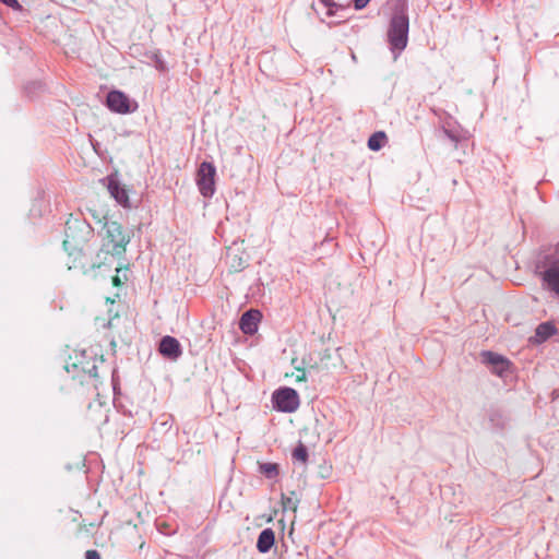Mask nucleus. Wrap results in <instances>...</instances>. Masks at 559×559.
Returning <instances> with one entry per match:
<instances>
[{
    "label": "nucleus",
    "mask_w": 559,
    "mask_h": 559,
    "mask_svg": "<svg viewBox=\"0 0 559 559\" xmlns=\"http://www.w3.org/2000/svg\"><path fill=\"white\" fill-rule=\"evenodd\" d=\"M260 472L266 478H275L278 475V465L275 463H262L260 464Z\"/></svg>",
    "instance_id": "2eb2a0df"
},
{
    "label": "nucleus",
    "mask_w": 559,
    "mask_h": 559,
    "mask_svg": "<svg viewBox=\"0 0 559 559\" xmlns=\"http://www.w3.org/2000/svg\"><path fill=\"white\" fill-rule=\"evenodd\" d=\"M386 142V135L382 131L374 132L369 139H368V147L371 151H379L381 150Z\"/></svg>",
    "instance_id": "4468645a"
},
{
    "label": "nucleus",
    "mask_w": 559,
    "mask_h": 559,
    "mask_svg": "<svg viewBox=\"0 0 559 559\" xmlns=\"http://www.w3.org/2000/svg\"><path fill=\"white\" fill-rule=\"evenodd\" d=\"M107 180V189L110 195L123 207H129V197L127 190L120 186V182L115 176H108Z\"/></svg>",
    "instance_id": "9d476101"
},
{
    "label": "nucleus",
    "mask_w": 559,
    "mask_h": 559,
    "mask_svg": "<svg viewBox=\"0 0 559 559\" xmlns=\"http://www.w3.org/2000/svg\"><path fill=\"white\" fill-rule=\"evenodd\" d=\"M272 402L274 408L283 413H293L297 411L300 404L297 391L288 386L274 391Z\"/></svg>",
    "instance_id": "39448f33"
},
{
    "label": "nucleus",
    "mask_w": 559,
    "mask_h": 559,
    "mask_svg": "<svg viewBox=\"0 0 559 559\" xmlns=\"http://www.w3.org/2000/svg\"><path fill=\"white\" fill-rule=\"evenodd\" d=\"M261 313L259 310H248L241 316L239 328L245 334L252 335L258 331Z\"/></svg>",
    "instance_id": "9b49d317"
},
{
    "label": "nucleus",
    "mask_w": 559,
    "mask_h": 559,
    "mask_svg": "<svg viewBox=\"0 0 559 559\" xmlns=\"http://www.w3.org/2000/svg\"><path fill=\"white\" fill-rule=\"evenodd\" d=\"M481 361L499 377H503L510 368V361L507 358L492 352H483Z\"/></svg>",
    "instance_id": "6e6552de"
},
{
    "label": "nucleus",
    "mask_w": 559,
    "mask_h": 559,
    "mask_svg": "<svg viewBox=\"0 0 559 559\" xmlns=\"http://www.w3.org/2000/svg\"><path fill=\"white\" fill-rule=\"evenodd\" d=\"M158 352L169 360H177L182 355V347L177 338L166 335L159 342Z\"/></svg>",
    "instance_id": "1a4fd4ad"
},
{
    "label": "nucleus",
    "mask_w": 559,
    "mask_h": 559,
    "mask_svg": "<svg viewBox=\"0 0 559 559\" xmlns=\"http://www.w3.org/2000/svg\"><path fill=\"white\" fill-rule=\"evenodd\" d=\"M408 16L404 10L395 11L388 31V41L394 60L406 48L408 41Z\"/></svg>",
    "instance_id": "7ed1b4c3"
},
{
    "label": "nucleus",
    "mask_w": 559,
    "mask_h": 559,
    "mask_svg": "<svg viewBox=\"0 0 559 559\" xmlns=\"http://www.w3.org/2000/svg\"><path fill=\"white\" fill-rule=\"evenodd\" d=\"M114 284H115V285H119V284H120V280H119V277H115V278H114Z\"/></svg>",
    "instance_id": "4be33fe9"
},
{
    "label": "nucleus",
    "mask_w": 559,
    "mask_h": 559,
    "mask_svg": "<svg viewBox=\"0 0 559 559\" xmlns=\"http://www.w3.org/2000/svg\"><path fill=\"white\" fill-rule=\"evenodd\" d=\"M96 372V367L94 366L91 370V373H95Z\"/></svg>",
    "instance_id": "5701e85b"
},
{
    "label": "nucleus",
    "mask_w": 559,
    "mask_h": 559,
    "mask_svg": "<svg viewBox=\"0 0 559 559\" xmlns=\"http://www.w3.org/2000/svg\"><path fill=\"white\" fill-rule=\"evenodd\" d=\"M293 459L295 461H298V462H301V463H306L307 460H308V451H307V448L302 444V443H299L293 451Z\"/></svg>",
    "instance_id": "dca6fc26"
},
{
    "label": "nucleus",
    "mask_w": 559,
    "mask_h": 559,
    "mask_svg": "<svg viewBox=\"0 0 559 559\" xmlns=\"http://www.w3.org/2000/svg\"><path fill=\"white\" fill-rule=\"evenodd\" d=\"M107 107L117 114L126 115L136 110V102L131 100L124 93L120 91H110L106 98Z\"/></svg>",
    "instance_id": "423d86ee"
},
{
    "label": "nucleus",
    "mask_w": 559,
    "mask_h": 559,
    "mask_svg": "<svg viewBox=\"0 0 559 559\" xmlns=\"http://www.w3.org/2000/svg\"><path fill=\"white\" fill-rule=\"evenodd\" d=\"M216 167L213 163L202 162L198 168L195 182L202 197L210 199L215 193Z\"/></svg>",
    "instance_id": "20e7f679"
},
{
    "label": "nucleus",
    "mask_w": 559,
    "mask_h": 559,
    "mask_svg": "<svg viewBox=\"0 0 559 559\" xmlns=\"http://www.w3.org/2000/svg\"><path fill=\"white\" fill-rule=\"evenodd\" d=\"M275 543V533L272 528H264L258 537L257 549L261 554H266L271 550Z\"/></svg>",
    "instance_id": "f8f14e48"
},
{
    "label": "nucleus",
    "mask_w": 559,
    "mask_h": 559,
    "mask_svg": "<svg viewBox=\"0 0 559 559\" xmlns=\"http://www.w3.org/2000/svg\"><path fill=\"white\" fill-rule=\"evenodd\" d=\"M556 332L557 329L551 322H543L536 328L534 340L536 343H543Z\"/></svg>",
    "instance_id": "ddd939ff"
},
{
    "label": "nucleus",
    "mask_w": 559,
    "mask_h": 559,
    "mask_svg": "<svg viewBox=\"0 0 559 559\" xmlns=\"http://www.w3.org/2000/svg\"><path fill=\"white\" fill-rule=\"evenodd\" d=\"M105 234L102 237V251L120 257L124 254L127 245L131 240V233L123 229L117 222H106L104 225Z\"/></svg>",
    "instance_id": "f03ea898"
},
{
    "label": "nucleus",
    "mask_w": 559,
    "mask_h": 559,
    "mask_svg": "<svg viewBox=\"0 0 559 559\" xmlns=\"http://www.w3.org/2000/svg\"><path fill=\"white\" fill-rule=\"evenodd\" d=\"M443 133L454 143L467 138V132L449 115L440 117Z\"/></svg>",
    "instance_id": "0eeeda50"
},
{
    "label": "nucleus",
    "mask_w": 559,
    "mask_h": 559,
    "mask_svg": "<svg viewBox=\"0 0 559 559\" xmlns=\"http://www.w3.org/2000/svg\"><path fill=\"white\" fill-rule=\"evenodd\" d=\"M290 377L294 378L295 382H305L307 380V373L302 368H296V371Z\"/></svg>",
    "instance_id": "f3484780"
},
{
    "label": "nucleus",
    "mask_w": 559,
    "mask_h": 559,
    "mask_svg": "<svg viewBox=\"0 0 559 559\" xmlns=\"http://www.w3.org/2000/svg\"><path fill=\"white\" fill-rule=\"evenodd\" d=\"M370 0H354V7L356 10L364 9Z\"/></svg>",
    "instance_id": "412c9836"
},
{
    "label": "nucleus",
    "mask_w": 559,
    "mask_h": 559,
    "mask_svg": "<svg viewBox=\"0 0 559 559\" xmlns=\"http://www.w3.org/2000/svg\"><path fill=\"white\" fill-rule=\"evenodd\" d=\"M320 2L328 8L329 15L334 14L333 8H337V5L333 2V0H320Z\"/></svg>",
    "instance_id": "a211bd4d"
},
{
    "label": "nucleus",
    "mask_w": 559,
    "mask_h": 559,
    "mask_svg": "<svg viewBox=\"0 0 559 559\" xmlns=\"http://www.w3.org/2000/svg\"><path fill=\"white\" fill-rule=\"evenodd\" d=\"M85 559H100V555L97 550H87L85 552Z\"/></svg>",
    "instance_id": "aec40b11"
},
{
    "label": "nucleus",
    "mask_w": 559,
    "mask_h": 559,
    "mask_svg": "<svg viewBox=\"0 0 559 559\" xmlns=\"http://www.w3.org/2000/svg\"><path fill=\"white\" fill-rule=\"evenodd\" d=\"M2 3L7 4L8 7L14 9V10H21L22 7L19 3L17 0H0Z\"/></svg>",
    "instance_id": "6ab92c4d"
},
{
    "label": "nucleus",
    "mask_w": 559,
    "mask_h": 559,
    "mask_svg": "<svg viewBox=\"0 0 559 559\" xmlns=\"http://www.w3.org/2000/svg\"><path fill=\"white\" fill-rule=\"evenodd\" d=\"M536 272L542 277L543 287L559 298V243L538 258Z\"/></svg>",
    "instance_id": "f257e3e1"
}]
</instances>
